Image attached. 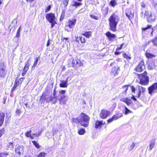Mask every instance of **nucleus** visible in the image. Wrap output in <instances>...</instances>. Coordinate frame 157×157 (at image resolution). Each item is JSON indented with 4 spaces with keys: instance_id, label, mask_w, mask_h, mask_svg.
Returning <instances> with one entry per match:
<instances>
[{
    "instance_id": "obj_1",
    "label": "nucleus",
    "mask_w": 157,
    "mask_h": 157,
    "mask_svg": "<svg viewBox=\"0 0 157 157\" xmlns=\"http://www.w3.org/2000/svg\"><path fill=\"white\" fill-rule=\"evenodd\" d=\"M90 117L86 114L82 113L79 116L76 118H73L72 121L76 124H80L84 127H88L90 120Z\"/></svg>"
},
{
    "instance_id": "obj_2",
    "label": "nucleus",
    "mask_w": 157,
    "mask_h": 157,
    "mask_svg": "<svg viewBox=\"0 0 157 157\" xmlns=\"http://www.w3.org/2000/svg\"><path fill=\"white\" fill-rule=\"evenodd\" d=\"M119 18L118 15L113 13L108 19L109 29L113 32L117 31V26L118 23Z\"/></svg>"
},
{
    "instance_id": "obj_3",
    "label": "nucleus",
    "mask_w": 157,
    "mask_h": 157,
    "mask_svg": "<svg viewBox=\"0 0 157 157\" xmlns=\"http://www.w3.org/2000/svg\"><path fill=\"white\" fill-rule=\"evenodd\" d=\"M66 90H61L59 91V95L57 96V99L60 104H65L68 100V98L65 95Z\"/></svg>"
},
{
    "instance_id": "obj_4",
    "label": "nucleus",
    "mask_w": 157,
    "mask_h": 157,
    "mask_svg": "<svg viewBox=\"0 0 157 157\" xmlns=\"http://www.w3.org/2000/svg\"><path fill=\"white\" fill-rule=\"evenodd\" d=\"M147 72L140 74H138V77L140 79V83L142 85H146L148 84L149 81V77L147 75Z\"/></svg>"
},
{
    "instance_id": "obj_5",
    "label": "nucleus",
    "mask_w": 157,
    "mask_h": 157,
    "mask_svg": "<svg viewBox=\"0 0 157 157\" xmlns=\"http://www.w3.org/2000/svg\"><path fill=\"white\" fill-rule=\"evenodd\" d=\"M77 19L75 17H74L71 20H70L66 23L65 25V29L69 32L70 29H68V27L70 29L73 28L76 24Z\"/></svg>"
},
{
    "instance_id": "obj_6",
    "label": "nucleus",
    "mask_w": 157,
    "mask_h": 157,
    "mask_svg": "<svg viewBox=\"0 0 157 157\" xmlns=\"http://www.w3.org/2000/svg\"><path fill=\"white\" fill-rule=\"evenodd\" d=\"M7 71L4 62H0V79H2L6 76Z\"/></svg>"
},
{
    "instance_id": "obj_7",
    "label": "nucleus",
    "mask_w": 157,
    "mask_h": 157,
    "mask_svg": "<svg viewBox=\"0 0 157 157\" xmlns=\"http://www.w3.org/2000/svg\"><path fill=\"white\" fill-rule=\"evenodd\" d=\"M145 15L147 17V21L150 23H152L155 19V15L154 13L149 12L147 11H145Z\"/></svg>"
},
{
    "instance_id": "obj_8",
    "label": "nucleus",
    "mask_w": 157,
    "mask_h": 157,
    "mask_svg": "<svg viewBox=\"0 0 157 157\" xmlns=\"http://www.w3.org/2000/svg\"><path fill=\"white\" fill-rule=\"evenodd\" d=\"M148 93L152 95L153 93H157V82H155L148 87Z\"/></svg>"
},
{
    "instance_id": "obj_9",
    "label": "nucleus",
    "mask_w": 157,
    "mask_h": 157,
    "mask_svg": "<svg viewBox=\"0 0 157 157\" xmlns=\"http://www.w3.org/2000/svg\"><path fill=\"white\" fill-rule=\"evenodd\" d=\"M156 28V26H154V28H152V25H148L146 27L142 28V31H145L147 30H151L150 36H153V32H155L157 31Z\"/></svg>"
},
{
    "instance_id": "obj_10",
    "label": "nucleus",
    "mask_w": 157,
    "mask_h": 157,
    "mask_svg": "<svg viewBox=\"0 0 157 157\" xmlns=\"http://www.w3.org/2000/svg\"><path fill=\"white\" fill-rule=\"evenodd\" d=\"M45 17L49 22L56 21V17L54 13H47L46 14Z\"/></svg>"
},
{
    "instance_id": "obj_11",
    "label": "nucleus",
    "mask_w": 157,
    "mask_h": 157,
    "mask_svg": "<svg viewBox=\"0 0 157 157\" xmlns=\"http://www.w3.org/2000/svg\"><path fill=\"white\" fill-rule=\"evenodd\" d=\"M145 67L143 60H141L140 63L136 67L135 71L137 72H140L143 71L145 69Z\"/></svg>"
},
{
    "instance_id": "obj_12",
    "label": "nucleus",
    "mask_w": 157,
    "mask_h": 157,
    "mask_svg": "<svg viewBox=\"0 0 157 157\" xmlns=\"http://www.w3.org/2000/svg\"><path fill=\"white\" fill-rule=\"evenodd\" d=\"M110 113L109 111L102 109L101 110L99 116L102 119H105L110 114Z\"/></svg>"
},
{
    "instance_id": "obj_13",
    "label": "nucleus",
    "mask_w": 157,
    "mask_h": 157,
    "mask_svg": "<svg viewBox=\"0 0 157 157\" xmlns=\"http://www.w3.org/2000/svg\"><path fill=\"white\" fill-rule=\"evenodd\" d=\"M122 116L123 114L122 113H119L114 115L111 118L107 120V122L108 123H111L113 121L117 120Z\"/></svg>"
},
{
    "instance_id": "obj_14",
    "label": "nucleus",
    "mask_w": 157,
    "mask_h": 157,
    "mask_svg": "<svg viewBox=\"0 0 157 157\" xmlns=\"http://www.w3.org/2000/svg\"><path fill=\"white\" fill-rule=\"evenodd\" d=\"M105 35L108 38L109 41H113L116 37V35L110 32H107Z\"/></svg>"
},
{
    "instance_id": "obj_15",
    "label": "nucleus",
    "mask_w": 157,
    "mask_h": 157,
    "mask_svg": "<svg viewBox=\"0 0 157 157\" xmlns=\"http://www.w3.org/2000/svg\"><path fill=\"white\" fill-rule=\"evenodd\" d=\"M147 63L148 65V68L149 70H152L155 67V62L153 59H151L150 61H148Z\"/></svg>"
},
{
    "instance_id": "obj_16",
    "label": "nucleus",
    "mask_w": 157,
    "mask_h": 157,
    "mask_svg": "<svg viewBox=\"0 0 157 157\" xmlns=\"http://www.w3.org/2000/svg\"><path fill=\"white\" fill-rule=\"evenodd\" d=\"M78 56L76 57L75 60H73L72 63L73 67H74V65L75 64L78 65L80 66H82L83 65V63L81 62L80 60L78 58Z\"/></svg>"
},
{
    "instance_id": "obj_17",
    "label": "nucleus",
    "mask_w": 157,
    "mask_h": 157,
    "mask_svg": "<svg viewBox=\"0 0 157 157\" xmlns=\"http://www.w3.org/2000/svg\"><path fill=\"white\" fill-rule=\"evenodd\" d=\"M125 14L126 17L130 20L133 18L134 13H132L130 9H127L126 10Z\"/></svg>"
},
{
    "instance_id": "obj_18",
    "label": "nucleus",
    "mask_w": 157,
    "mask_h": 157,
    "mask_svg": "<svg viewBox=\"0 0 157 157\" xmlns=\"http://www.w3.org/2000/svg\"><path fill=\"white\" fill-rule=\"evenodd\" d=\"M105 124V122L103 121L97 120L95 122V127L96 128H100L101 126Z\"/></svg>"
},
{
    "instance_id": "obj_19",
    "label": "nucleus",
    "mask_w": 157,
    "mask_h": 157,
    "mask_svg": "<svg viewBox=\"0 0 157 157\" xmlns=\"http://www.w3.org/2000/svg\"><path fill=\"white\" fill-rule=\"evenodd\" d=\"M23 147L19 145H16L15 149L16 152L18 153L19 155L21 154V152L23 151Z\"/></svg>"
},
{
    "instance_id": "obj_20",
    "label": "nucleus",
    "mask_w": 157,
    "mask_h": 157,
    "mask_svg": "<svg viewBox=\"0 0 157 157\" xmlns=\"http://www.w3.org/2000/svg\"><path fill=\"white\" fill-rule=\"evenodd\" d=\"M120 67L117 66L114 67L112 69L111 73H113L114 75L115 76L118 74L119 72L118 71L119 70Z\"/></svg>"
},
{
    "instance_id": "obj_21",
    "label": "nucleus",
    "mask_w": 157,
    "mask_h": 157,
    "mask_svg": "<svg viewBox=\"0 0 157 157\" xmlns=\"http://www.w3.org/2000/svg\"><path fill=\"white\" fill-rule=\"evenodd\" d=\"M121 101L125 102L128 106H129L132 103L133 104L132 101L130 99H128V98H123L121 99Z\"/></svg>"
},
{
    "instance_id": "obj_22",
    "label": "nucleus",
    "mask_w": 157,
    "mask_h": 157,
    "mask_svg": "<svg viewBox=\"0 0 157 157\" xmlns=\"http://www.w3.org/2000/svg\"><path fill=\"white\" fill-rule=\"evenodd\" d=\"M5 115L4 113H0V127L1 126L3 123Z\"/></svg>"
},
{
    "instance_id": "obj_23",
    "label": "nucleus",
    "mask_w": 157,
    "mask_h": 157,
    "mask_svg": "<svg viewBox=\"0 0 157 157\" xmlns=\"http://www.w3.org/2000/svg\"><path fill=\"white\" fill-rule=\"evenodd\" d=\"M155 142V140L154 139L150 140L149 142V150H151L154 147Z\"/></svg>"
},
{
    "instance_id": "obj_24",
    "label": "nucleus",
    "mask_w": 157,
    "mask_h": 157,
    "mask_svg": "<svg viewBox=\"0 0 157 157\" xmlns=\"http://www.w3.org/2000/svg\"><path fill=\"white\" fill-rule=\"evenodd\" d=\"M68 84H66L64 80H62L60 81V83L59 84V87L61 88H66Z\"/></svg>"
},
{
    "instance_id": "obj_25",
    "label": "nucleus",
    "mask_w": 157,
    "mask_h": 157,
    "mask_svg": "<svg viewBox=\"0 0 157 157\" xmlns=\"http://www.w3.org/2000/svg\"><path fill=\"white\" fill-rule=\"evenodd\" d=\"M46 101V94L43 93L40 97L39 101L42 103Z\"/></svg>"
},
{
    "instance_id": "obj_26",
    "label": "nucleus",
    "mask_w": 157,
    "mask_h": 157,
    "mask_svg": "<svg viewBox=\"0 0 157 157\" xmlns=\"http://www.w3.org/2000/svg\"><path fill=\"white\" fill-rule=\"evenodd\" d=\"M57 96H51V102L53 104H55L57 101Z\"/></svg>"
},
{
    "instance_id": "obj_27",
    "label": "nucleus",
    "mask_w": 157,
    "mask_h": 157,
    "mask_svg": "<svg viewBox=\"0 0 157 157\" xmlns=\"http://www.w3.org/2000/svg\"><path fill=\"white\" fill-rule=\"evenodd\" d=\"M124 111L123 112L125 115H127L129 113H133L132 111L129 109L125 105H124Z\"/></svg>"
},
{
    "instance_id": "obj_28",
    "label": "nucleus",
    "mask_w": 157,
    "mask_h": 157,
    "mask_svg": "<svg viewBox=\"0 0 157 157\" xmlns=\"http://www.w3.org/2000/svg\"><path fill=\"white\" fill-rule=\"evenodd\" d=\"M40 56L36 58L35 60V61L32 67V69H34L35 67H36L37 64V63L38 62V61L39 60H40Z\"/></svg>"
},
{
    "instance_id": "obj_29",
    "label": "nucleus",
    "mask_w": 157,
    "mask_h": 157,
    "mask_svg": "<svg viewBox=\"0 0 157 157\" xmlns=\"http://www.w3.org/2000/svg\"><path fill=\"white\" fill-rule=\"evenodd\" d=\"M82 5V3L80 2H78L76 1H74L72 5V6L75 7L76 8H77L78 6H80Z\"/></svg>"
},
{
    "instance_id": "obj_30",
    "label": "nucleus",
    "mask_w": 157,
    "mask_h": 157,
    "mask_svg": "<svg viewBox=\"0 0 157 157\" xmlns=\"http://www.w3.org/2000/svg\"><path fill=\"white\" fill-rule=\"evenodd\" d=\"M82 35L86 38H89L91 35V32L90 31H86L83 33Z\"/></svg>"
},
{
    "instance_id": "obj_31",
    "label": "nucleus",
    "mask_w": 157,
    "mask_h": 157,
    "mask_svg": "<svg viewBox=\"0 0 157 157\" xmlns=\"http://www.w3.org/2000/svg\"><path fill=\"white\" fill-rule=\"evenodd\" d=\"M109 3V5L113 7H114L117 4L116 0H111Z\"/></svg>"
},
{
    "instance_id": "obj_32",
    "label": "nucleus",
    "mask_w": 157,
    "mask_h": 157,
    "mask_svg": "<svg viewBox=\"0 0 157 157\" xmlns=\"http://www.w3.org/2000/svg\"><path fill=\"white\" fill-rule=\"evenodd\" d=\"M1 157H10L9 153L8 152L1 153Z\"/></svg>"
},
{
    "instance_id": "obj_33",
    "label": "nucleus",
    "mask_w": 157,
    "mask_h": 157,
    "mask_svg": "<svg viewBox=\"0 0 157 157\" xmlns=\"http://www.w3.org/2000/svg\"><path fill=\"white\" fill-rule=\"evenodd\" d=\"M146 57L148 59H151V58H152L153 57H155V55H153L152 54H151L150 53H147V52H146Z\"/></svg>"
},
{
    "instance_id": "obj_34",
    "label": "nucleus",
    "mask_w": 157,
    "mask_h": 157,
    "mask_svg": "<svg viewBox=\"0 0 157 157\" xmlns=\"http://www.w3.org/2000/svg\"><path fill=\"white\" fill-rule=\"evenodd\" d=\"M85 132V130L84 128H81L78 131V133L79 135H83Z\"/></svg>"
},
{
    "instance_id": "obj_35",
    "label": "nucleus",
    "mask_w": 157,
    "mask_h": 157,
    "mask_svg": "<svg viewBox=\"0 0 157 157\" xmlns=\"http://www.w3.org/2000/svg\"><path fill=\"white\" fill-rule=\"evenodd\" d=\"M151 41L154 45L157 46V36H155L154 39L152 40Z\"/></svg>"
},
{
    "instance_id": "obj_36",
    "label": "nucleus",
    "mask_w": 157,
    "mask_h": 157,
    "mask_svg": "<svg viewBox=\"0 0 157 157\" xmlns=\"http://www.w3.org/2000/svg\"><path fill=\"white\" fill-rule=\"evenodd\" d=\"M135 143L132 142V144L128 147V150L130 151L132 150L135 146Z\"/></svg>"
},
{
    "instance_id": "obj_37",
    "label": "nucleus",
    "mask_w": 157,
    "mask_h": 157,
    "mask_svg": "<svg viewBox=\"0 0 157 157\" xmlns=\"http://www.w3.org/2000/svg\"><path fill=\"white\" fill-rule=\"evenodd\" d=\"M32 142L33 143L34 145L36 147L37 149H39L40 147V146L39 144L37 143L36 141L35 140L32 141Z\"/></svg>"
},
{
    "instance_id": "obj_38",
    "label": "nucleus",
    "mask_w": 157,
    "mask_h": 157,
    "mask_svg": "<svg viewBox=\"0 0 157 157\" xmlns=\"http://www.w3.org/2000/svg\"><path fill=\"white\" fill-rule=\"evenodd\" d=\"M21 29V26H20L17 31L16 34L15 36H16V37H20Z\"/></svg>"
},
{
    "instance_id": "obj_39",
    "label": "nucleus",
    "mask_w": 157,
    "mask_h": 157,
    "mask_svg": "<svg viewBox=\"0 0 157 157\" xmlns=\"http://www.w3.org/2000/svg\"><path fill=\"white\" fill-rule=\"evenodd\" d=\"M29 61L28 60L25 64V66L24 67L23 70L27 71L29 69Z\"/></svg>"
},
{
    "instance_id": "obj_40",
    "label": "nucleus",
    "mask_w": 157,
    "mask_h": 157,
    "mask_svg": "<svg viewBox=\"0 0 157 157\" xmlns=\"http://www.w3.org/2000/svg\"><path fill=\"white\" fill-rule=\"evenodd\" d=\"M47 154L45 152H41L38 155L37 157H46Z\"/></svg>"
},
{
    "instance_id": "obj_41",
    "label": "nucleus",
    "mask_w": 157,
    "mask_h": 157,
    "mask_svg": "<svg viewBox=\"0 0 157 157\" xmlns=\"http://www.w3.org/2000/svg\"><path fill=\"white\" fill-rule=\"evenodd\" d=\"M7 147L9 148H10L11 150H13L14 148V145H13V143H9Z\"/></svg>"
},
{
    "instance_id": "obj_42",
    "label": "nucleus",
    "mask_w": 157,
    "mask_h": 157,
    "mask_svg": "<svg viewBox=\"0 0 157 157\" xmlns=\"http://www.w3.org/2000/svg\"><path fill=\"white\" fill-rule=\"evenodd\" d=\"M123 56L126 59H127L130 60L131 59V57L128 56L126 53H124L123 54Z\"/></svg>"
},
{
    "instance_id": "obj_43",
    "label": "nucleus",
    "mask_w": 157,
    "mask_h": 157,
    "mask_svg": "<svg viewBox=\"0 0 157 157\" xmlns=\"http://www.w3.org/2000/svg\"><path fill=\"white\" fill-rule=\"evenodd\" d=\"M46 102H49L51 101V96L46 94Z\"/></svg>"
},
{
    "instance_id": "obj_44",
    "label": "nucleus",
    "mask_w": 157,
    "mask_h": 157,
    "mask_svg": "<svg viewBox=\"0 0 157 157\" xmlns=\"http://www.w3.org/2000/svg\"><path fill=\"white\" fill-rule=\"evenodd\" d=\"M81 43H83L85 42V39L84 37L82 36H80L79 38Z\"/></svg>"
},
{
    "instance_id": "obj_45",
    "label": "nucleus",
    "mask_w": 157,
    "mask_h": 157,
    "mask_svg": "<svg viewBox=\"0 0 157 157\" xmlns=\"http://www.w3.org/2000/svg\"><path fill=\"white\" fill-rule=\"evenodd\" d=\"M69 0H64L63 2V4L64 5V8L67 6Z\"/></svg>"
},
{
    "instance_id": "obj_46",
    "label": "nucleus",
    "mask_w": 157,
    "mask_h": 157,
    "mask_svg": "<svg viewBox=\"0 0 157 157\" xmlns=\"http://www.w3.org/2000/svg\"><path fill=\"white\" fill-rule=\"evenodd\" d=\"M66 8H64L62 10V12L61 13L62 17V19H63L65 17V14L66 12Z\"/></svg>"
},
{
    "instance_id": "obj_47",
    "label": "nucleus",
    "mask_w": 157,
    "mask_h": 157,
    "mask_svg": "<svg viewBox=\"0 0 157 157\" xmlns=\"http://www.w3.org/2000/svg\"><path fill=\"white\" fill-rule=\"evenodd\" d=\"M51 5H49L45 9V13H47L50 10H51Z\"/></svg>"
},
{
    "instance_id": "obj_48",
    "label": "nucleus",
    "mask_w": 157,
    "mask_h": 157,
    "mask_svg": "<svg viewBox=\"0 0 157 157\" xmlns=\"http://www.w3.org/2000/svg\"><path fill=\"white\" fill-rule=\"evenodd\" d=\"M19 39V37H16V36H15L13 37V40L15 42L18 43V42Z\"/></svg>"
},
{
    "instance_id": "obj_49",
    "label": "nucleus",
    "mask_w": 157,
    "mask_h": 157,
    "mask_svg": "<svg viewBox=\"0 0 157 157\" xmlns=\"http://www.w3.org/2000/svg\"><path fill=\"white\" fill-rule=\"evenodd\" d=\"M31 130H30L29 131L26 132L25 133V135L27 137H29L30 136V134L31 132Z\"/></svg>"
},
{
    "instance_id": "obj_50",
    "label": "nucleus",
    "mask_w": 157,
    "mask_h": 157,
    "mask_svg": "<svg viewBox=\"0 0 157 157\" xmlns=\"http://www.w3.org/2000/svg\"><path fill=\"white\" fill-rule=\"evenodd\" d=\"M90 17L94 19L95 20H98V17L97 16L94 15L92 14H90Z\"/></svg>"
},
{
    "instance_id": "obj_51",
    "label": "nucleus",
    "mask_w": 157,
    "mask_h": 157,
    "mask_svg": "<svg viewBox=\"0 0 157 157\" xmlns=\"http://www.w3.org/2000/svg\"><path fill=\"white\" fill-rule=\"evenodd\" d=\"M141 10L140 16L142 18H144L146 15H145V13L144 14L142 8L141 9Z\"/></svg>"
},
{
    "instance_id": "obj_52",
    "label": "nucleus",
    "mask_w": 157,
    "mask_h": 157,
    "mask_svg": "<svg viewBox=\"0 0 157 157\" xmlns=\"http://www.w3.org/2000/svg\"><path fill=\"white\" fill-rule=\"evenodd\" d=\"M20 83H19V81H18L17 80V79H16L14 83V85L15 86V85H16V87L17 86H19Z\"/></svg>"
},
{
    "instance_id": "obj_53",
    "label": "nucleus",
    "mask_w": 157,
    "mask_h": 157,
    "mask_svg": "<svg viewBox=\"0 0 157 157\" xmlns=\"http://www.w3.org/2000/svg\"><path fill=\"white\" fill-rule=\"evenodd\" d=\"M4 128H3L2 129L0 130V137L4 134Z\"/></svg>"
},
{
    "instance_id": "obj_54",
    "label": "nucleus",
    "mask_w": 157,
    "mask_h": 157,
    "mask_svg": "<svg viewBox=\"0 0 157 157\" xmlns=\"http://www.w3.org/2000/svg\"><path fill=\"white\" fill-rule=\"evenodd\" d=\"M51 24V28H52L56 24H57V22L56 21L49 22Z\"/></svg>"
},
{
    "instance_id": "obj_55",
    "label": "nucleus",
    "mask_w": 157,
    "mask_h": 157,
    "mask_svg": "<svg viewBox=\"0 0 157 157\" xmlns=\"http://www.w3.org/2000/svg\"><path fill=\"white\" fill-rule=\"evenodd\" d=\"M124 43H122L120 46V47H117V50H120L123 47V46H124Z\"/></svg>"
},
{
    "instance_id": "obj_56",
    "label": "nucleus",
    "mask_w": 157,
    "mask_h": 157,
    "mask_svg": "<svg viewBox=\"0 0 157 157\" xmlns=\"http://www.w3.org/2000/svg\"><path fill=\"white\" fill-rule=\"evenodd\" d=\"M21 109H17L16 112V113L18 115V116H19L21 113Z\"/></svg>"
},
{
    "instance_id": "obj_57",
    "label": "nucleus",
    "mask_w": 157,
    "mask_h": 157,
    "mask_svg": "<svg viewBox=\"0 0 157 157\" xmlns=\"http://www.w3.org/2000/svg\"><path fill=\"white\" fill-rule=\"evenodd\" d=\"M139 92L138 93V96H137V97L138 98H139L140 97V95H141V90H140V86L139 87Z\"/></svg>"
},
{
    "instance_id": "obj_58",
    "label": "nucleus",
    "mask_w": 157,
    "mask_h": 157,
    "mask_svg": "<svg viewBox=\"0 0 157 157\" xmlns=\"http://www.w3.org/2000/svg\"><path fill=\"white\" fill-rule=\"evenodd\" d=\"M123 88L125 89V90L124 91V93H125L128 90V87L127 85H125L123 86Z\"/></svg>"
},
{
    "instance_id": "obj_59",
    "label": "nucleus",
    "mask_w": 157,
    "mask_h": 157,
    "mask_svg": "<svg viewBox=\"0 0 157 157\" xmlns=\"http://www.w3.org/2000/svg\"><path fill=\"white\" fill-rule=\"evenodd\" d=\"M131 90L132 92H135L136 90L135 88L133 86H131Z\"/></svg>"
},
{
    "instance_id": "obj_60",
    "label": "nucleus",
    "mask_w": 157,
    "mask_h": 157,
    "mask_svg": "<svg viewBox=\"0 0 157 157\" xmlns=\"http://www.w3.org/2000/svg\"><path fill=\"white\" fill-rule=\"evenodd\" d=\"M56 87L55 88V89L53 90V96H56Z\"/></svg>"
},
{
    "instance_id": "obj_61",
    "label": "nucleus",
    "mask_w": 157,
    "mask_h": 157,
    "mask_svg": "<svg viewBox=\"0 0 157 157\" xmlns=\"http://www.w3.org/2000/svg\"><path fill=\"white\" fill-rule=\"evenodd\" d=\"M16 87H17L16 86L14 85L11 89V92H13L16 89Z\"/></svg>"
},
{
    "instance_id": "obj_62",
    "label": "nucleus",
    "mask_w": 157,
    "mask_h": 157,
    "mask_svg": "<svg viewBox=\"0 0 157 157\" xmlns=\"http://www.w3.org/2000/svg\"><path fill=\"white\" fill-rule=\"evenodd\" d=\"M141 92H142L143 93H144V92H145L146 91L145 88L142 86H141Z\"/></svg>"
},
{
    "instance_id": "obj_63",
    "label": "nucleus",
    "mask_w": 157,
    "mask_h": 157,
    "mask_svg": "<svg viewBox=\"0 0 157 157\" xmlns=\"http://www.w3.org/2000/svg\"><path fill=\"white\" fill-rule=\"evenodd\" d=\"M118 50H117V49H116V52H115V54L116 55H120L121 52H119L118 51Z\"/></svg>"
},
{
    "instance_id": "obj_64",
    "label": "nucleus",
    "mask_w": 157,
    "mask_h": 157,
    "mask_svg": "<svg viewBox=\"0 0 157 157\" xmlns=\"http://www.w3.org/2000/svg\"><path fill=\"white\" fill-rule=\"evenodd\" d=\"M141 6L142 7V8H145V5L144 2H142Z\"/></svg>"
}]
</instances>
